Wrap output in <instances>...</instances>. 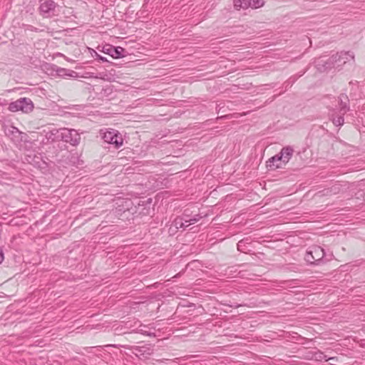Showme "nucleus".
<instances>
[{
	"mask_svg": "<svg viewBox=\"0 0 365 365\" xmlns=\"http://www.w3.org/2000/svg\"><path fill=\"white\" fill-rule=\"evenodd\" d=\"M349 61H354V55L351 51H341L332 55L328 59L319 58L317 62V68L320 71H325L331 68H341Z\"/></svg>",
	"mask_w": 365,
	"mask_h": 365,
	"instance_id": "obj_1",
	"label": "nucleus"
},
{
	"mask_svg": "<svg viewBox=\"0 0 365 365\" xmlns=\"http://www.w3.org/2000/svg\"><path fill=\"white\" fill-rule=\"evenodd\" d=\"M8 109L11 112L22 111L28 113L33 110L34 104L30 98L24 97L10 103Z\"/></svg>",
	"mask_w": 365,
	"mask_h": 365,
	"instance_id": "obj_2",
	"label": "nucleus"
},
{
	"mask_svg": "<svg viewBox=\"0 0 365 365\" xmlns=\"http://www.w3.org/2000/svg\"><path fill=\"white\" fill-rule=\"evenodd\" d=\"M101 135L104 142L113 145L115 148L118 149L123 143V139L121 134L113 129H110V130L103 131L101 130Z\"/></svg>",
	"mask_w": 365,
	"mask_h": 365,
	"instance_id": "obj_3",
	"label": "nucleus"
},
{
	"mask_svg": "<svg viewBox=\"0 0 365 365\" xmlns=\"http://www.w3.org/2000/svg\"><path fill=\"white\" fill-rule=\"evenodd\" d=\"M61 137L62 141L73 146L78 145L81 139L78 130L68 128H61Z\"/></svg>",
	"mask_w": 365,
	"mask_h": 365,
	"instance_id": "obj_4",
	"label": "nucleus"
},
{
	"mask_svg": "<svg viewBox=\"0 0 365 365\" xmlns=\"http://www.w3.org/2000/svg\"><path fill=\"white\" fill-rule=\"evenodd\" d=\"M325 252L323 248L319 246H312L307 252L304 259L311 264H319L323 261Z\"/></svg>",
	"mask_w": 365,
	"mask_h": 365,
	"instance_id": "obj_5",
	"label": "nucleus"
},
{
	"mask_svg": "<svg viewBox=\"0 0 365 365\" xmlns=\"http://www.w3.org/2000/svg\"><path fill=\"white\" fill-rule=\"evenodd\" d=\"M124 347L130 350L132 353L138 357H147L153 352L150 344H144L143 346H125Z\"/></svg>",
	"mask_w": 365,
	"mask_h": 365,
	"instance_id": "obj_6",
	"label": "nucleus"
},
{
	"mask_svg": "<svg viewBox=\"0 0 365 365\" xmlns=\"http://www.w3.org/2000/svg\"><path fill=\"white\" fill-rule=\"evenodd\" d=\"M40 0L39 11L44 17L50 16V13L55 11L57 4L53 0Z\"/></svg>",
	"mask_w": 365,
	"mask_h": 365,
	"instance_id": "obj_7",
	"label": "nucleus"
},
{
	"mask_svg": "<svg viewBox=\"0 0 365 365\" xmlns=\"http://www.w3.org/2000/svg\"><path fill=\"white\" fill-rule=\"evenodd\" d=\"M103 52L114 58H120L125 56V50L120 46L114 47L110 45H107L103 47Z\"/></svg>",
	"mask_w": 365,
	"mask_h": 365,
	"instance_id": "obj_8",
	"label": "nucleus"
},
{
	"mask_svg": "<svg viewBox=\"0 0 365 365\" xmlns=\"http://www.w3.org/2000/svg\"><path fill=\"white\" fill-rule=\"evenodd\" d=\"M339 112L344 115L349 110V100L346 94L341 93L338 96Z\"/></svg>",
	"mask_w": 365,
	"mask_h": 365,
	"instance_id": "obj_9",
	"label": "nucleus"
},
{
	"mask_svg": "<svg viewBox=\"0 0 365 365\" xmlns=\"http://www.w3.org/2000/svg\"><path fill=\"white\" fill-rule=\"evenodd\" d=\"M187 220V217H178L171 223L168 232L170 235H174L178 229L184 228V221Z\"/></svg>",
	"mask_w": 365,
	"mask_h": 365,
	"instance_id": "obj_10",
	"label": "nucleus"
},
{
	"mask_svg": "<svg viewBox=\"0 0 365 365\" xmlns=\"http://www.w3.org/2000/svg\"><path fill=\"white\" fill-rule=\"evenodd\" d=\"M310 359L317 361L336 360V357H327L322 351L317 350L309 353Z\"/></svg>",
	"mask_w": 365,
	"mask_h": 365,
	"instance_id": "obj_11",
	"label": "nucleus"
},
{
	"mask_svg": "<svg viewBox=\"0 0 365 365\" xmlns=\"http://www.w3.org/2000/svg\"><path fill=\"white\" fill-rule=\"evenodd\" d=\"M293 153L294 150L291 146L283 148L279 153L280 156H282V162L284 164L288 163L293 155Z\"/></svg>",
	"mask_w": 365,
	"mask_h": 365,
	"instance_id": "obj_12",
	"label": "nucleus"
},
{
	"mask_svg": "<svg viewBox=\"0 0 365 365\" xmlns=\"http://www.w3.org/2000/svg\"><path fill=\"white\" fill-rule=\"evenodd\" d=\"M53 71L56 72V75L60 77H76V73L74 71L60 68L55 66Z\"/></svg>",
	"mask_w": 365,
	"mask_h": 365,
	"instance_id": "obj_13",
	"label": "nucleus"
},
{
	"mask_svg": "<svg viewBox=\"0 0 365 365\" xmlns=\"http://www.w3.org/2000/svg\"><path fill=\"white\" fill-rule=\"evenodd\" d=\"M45 137L48 140V141L51 142L61 140V128L53 129L47 132L45 135Z\"/></svg>",
	"mask_w": 365,
	"mask_h": 365,
	"instance_id": "obj_14",
	"label": "nucleus"
},
{
	"mask_svg": "<svg viewBox=\"0 0 365 365\" xmlns=\"http://www.w3.org/2000/svg\"><path fill=\"white\" fill-rule=\"evenodd\" d=\"M278 162H282V156H280L279 153L269 158L267 162V166L269 168L270 170H276L281 168L280 165L275 164V163Z\"/></svg>",
	"mask_w": 365,
	"mask_h": 365,
	"instance_id": "obj_15",
	"label": "nucleus"
},
{
	"mask_svg": "<svg viewBox=\"0 0 365 365\" xmlns=\"http://www.w3.org/2000/svg\"><path fill=\"white\" fill-rule=\"evenodd\" d=\"M234 5L236 8L247 9L251 6V0H234Z\"/></svg>",
	"mask_w": 365,
	"mask_h": 365,
	"instance_id": "obj_16",
	"label": "nucleus"
},
{
	"mask_svg": "<svg viewBox=\"0 0 365 365\" xmlns=\"http://www.w3.org/2000/svg\"><path fill=\"white\" fill-rule=\"evenodd\" d=\"M331 120L332 121V123H334V125L341 126L344 123V115L341 114V115H339L336 118L332 117L331 118Z\"/></svg>",
	"mask_w": 365,
	"mask_h": 365,
	"instance_id": "obj_17",
	"label": "nucleus"
},
{
	"mask_svg": "<svg viewBox=\"0 0 365 365\" xmlns=\"http://www.w3.org/2000/svg\"><path fill=\"white\" fill-rule=\"evenodd\" d=\"M264 1L263 0H251V8L258 9L263 6Z\"/></svg>",
	"mask_w": 365,
	"mask_h": 365,
	"instance_id": "obj_18",
	"label": "nucleus"
},
{
	"mask_svg": "<svg viewBox=\"0 0 365 365\" xmlns=\"http://www.w3.org/2000/svg\"><path fill=\"white\" fill-rule=\"evenodd\" d=\"M10 134L11 135V138L14 140V138H19L21 134V133L15 127H12V130H9Z\"/></svg>",
	"mask_w": 365,
	"mask_h": 365,
	"instance_id": "obj_19",
	"label": "nucleus"
},
{
	"mask_svg": "<svg viewBox=\"0 0 365 365\" xmlns=\"http://www.w3.org/2000/svg\"><path fill=\"white\" fill-rule=\"evenodd\" d=\"M202 217L199 215H194L192 218L187 219L185 220V222H189V225L195 224V222H198Z\"/></svg>",
	"mask_w": 365,
	"mask_h": 365,
	"instance_id": "obj_20",
	"label": "nucleus"
},
{
	"mask_svg": "<svg viewBox=\"0 0 365 365\" xmlns=\"http://www.w3.org/2000/svg\"><path fill=\"white\" fill-rule=\"evenodd\" d=\"M136 332L140 333L142 334L149 336H155L154 333H150V332L146 331L143 330V329H138Z\"/></svg>",
	"mask_w": 365,
	"mask_h": 365,
	"instance_id": "obj_21",
	"label": "nucleus"
},
{
	"mask_svg": "<svg viewBox=\"0 0 365 365\" xmlns=\"http://www.w3.org/2000/svg\"><path fill=\"white\" fill-rule=\"evenodd\" d=\"M339 185H334V186L331 187V191L333 192L334 194H336L339 192Z\"/></svg>",
	"mask_w": 365,
	"mask_h": 365,
	"instance_id": "obj_22",
	"label": "nucleus"
},
{
	"mask_svg": "<svg viewBox=\"0 0 365 365\" xmlns=\"http://www.w3.org/2000/svg\"><path fill=\"white\" fill-rule=\"evenodd\" d=\"M26 27L27 28L26 29V30H29V31H36V32L38 31V29L35 28V27H34L33 26L27 25Z\"/></svg>",
	"mask_w": 365,
	"mask_h": 365,
	"instance_id": "obj_23",
	"label": "nucleus"
},
{
	"mask_svg": "<svg viewBox=\"0 0 365 365\" xmlns=\"http://www.w3.org/2000/svg\"><path fill=\"white\" fill-rule=\"evenodd\" d=\"M4 254H3V252L2 250L0 249V264L3 262L4 260Z\"/></svg>",
	"mask_w": 365,
	"mask_h": 365,
	"instance_id": "obj_24",
	"label": "nucleus"
},
{
	"mask_svg": "<svg viewBox=\"0 0 365 365\" xmlns=\"http://www.w3.org/2000/svg\"><path fill=\"white\" fill-rule=\"evenodd\" d=\"M103 91H104L105 93H108V92H111V89L110 88H107L106 89H103Z\"/></svg>",
	"mask_w": 365,
	"mask_h": 365,
	"instance_id": "obj_25",
	"label": "nucleus"
},
{
	"mask_svg": "<svg viewBox=\"0 0 365 365\" xmlns=\"http://www.w3.org/2000/svg\"><path fill=\"white\" fill-rule=\"evenodd\" d=\"M190 225H189V222H185L184 221V228H182L183 230H185L186 227H187L188 226H190Z\"/></svg>",
	"mask_w": 365,
	"mask_h": 365,
	"instance_id": "obj_26",
	"label": "nucleus"
},
{
	"mask_svg": "<svg viewBox=\"0 0 365 365\" xmlns=\"http://www.w3.org/2000/svg\"><path fill=\"white\" fill-rule=\"evenodd\" d=\"M243 242L242 241H240L237 244V247H238V249H240V247L242 246Z\"/></svg>",
	"mask_w": 365,
	"mask_h": 365,
	"instance_id": "obj_27",
	"label": "nucleus"
},
{
	"mask_svg": "<svg viewBox=\"0 0 365 365\" xmlns=\"http://www.w3.org/2000/svg\"><path fill=\"white\" fill-rule=\"evenodd\" d=\"M99 57V59H101L102 61H106V58L103 57V56H98Z\"/></svg>",
	"mask_w": 365,
	"mask_h": 365,
	"instance_id": "obj_28",
	"label": "nucleus"
},
{
	"mask_svg": "<svg viewBox=\"0 0 365 365\" xmlns=\"http://www.w3.org/2000/svg\"><path fill=\"white\" fill-rule=\"evenodd\" d=\"M332 362H336L338 361V359L336 358V360H331Z\"/></svg>",
	"mask_w": 365,
	"mask_h": 365,
	"instance_id": "obj_29",
	"label": "nucleus"
},
{
	"mask_svg": "<svg viewBox=\"0 0 365 365\" xmlns=\"http://www.w3.org/2000/svg\"><path fill=\"white\" fill-rule=\"evenodd\" d=\"M364 197V199H365V193H364V197Z\"/></svg>",
	"mask_w": 365,
	"mask_h": 365,
	"instance_id": "obj_30",
	"label": "nucleus"
}]
</instances>
